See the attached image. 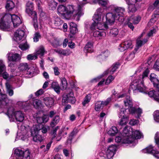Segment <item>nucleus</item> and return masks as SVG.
<instances>
[{
    "instance_id": "bf43d9fd",
    "label": "nucleus",
    "mask_w": 159,
    "mask_h": 159,
    "mask_svg": "<svg viewBox=\"0 0 159 159\" xmlns=\"http://www.w3.org/2000/svg\"><path fill=\"white\" fill-rule=\"evenodd\" d=\"M143 41L141 40H137L136 42V48H135V49L137 50L139 47H141L143 45Z\"/></svg>"
},
{
    "instance_id": "f03ea898",
    "label": "nucleus",
    "mask_w": 159,
    "mask_h": 159,
    "mask_svg": "<svg viewBox=\"0 0 159 159\" xmlns=\"http://www.w3.org/2000/svg\"><path fill=\"white\" fill-rule=\"evenodd\" d=\"M7 109L6 114L7 115L10 121H13L15 119L18 122H21L23 121L25 118V114L21 111H16L13 107V102L11 106L6 107L2 111Z\"/></svg>"
},
{
    "instance_id": "c9c22d12",
    "label": "nucleus",
    "mask_w": 159,
    "mask_h": 159,
    "mask_svg": "<svg viewBox=\"0 0 159 159\" xmlns=\"http://www.w3.org/2000/svg\"><path fill=\"white\" fill-rule=\"evenodd\" d=\"M35 126H39V131L41 130H42V132L43 133H46L47 131L49 129V127L48 126L44 125L43 126L41 125H37Z\"/></svg>"
},
{
    "instance_id": "0eeeda50",
    "label": "nucleus",
    "mask_w": 159,
    "mask_h": 159,
    "mask_svg": "<svg viewBox=\"0 0 159 159\" xmlns=\"http://www.w3.org/2000/svg\"><path fill=\"white\" fill-rule=\"evenodd\" d=\"M115 11V12L113 13H108L106 15V23L108 25H111L114 23L115 19L116 18H119L122 16V13L120 12Z\"/></svg>"
},
{
    "instance_id": "6ab92c4d",
    "label": "nucleus",
    "mask_w": 159,
    "mask_h": 159,
    "mask_svg": "<svg viewBox=\"0 0 159 159\" xmlns=\"http://www.w3.org/2000/svg\"><path fill=\"white\" fill-rule=\"evenodd\" d=\"M132 131L133 129L132 128H129V129H128L126 127H125L123 130V135L124 137L123 143H125V141L127 138H128L129 140V138L131 135Z\"/></svg>"
},
{
    "instance_id": "8fccbe9b",
    "label": "nucleus",
    "mask_w": 159,
    "mask_h": 159,
    "mask_svg": "<svg viewBox=\"0 0 159 159\" xmlns=\"http://www.w3.org/2000/svg\"><path fill=\"white\" fill-rule=\"evenodd\" d=\"M26 10H32L34 7L33 3L32 2L28 1L26 3Z\"/></svg>"
},
{
    "instance_id": "1a4fd4ad",
    "label": "nucleus",
    "mask_w": 159,
    "mask_h": 159,
    "mask_svg": "<svg viewBox=\"0 0 159 159\" xmlns=\"http://www.w3.org/2000/svg\"><path fill=\"white\" fill-rule=\"evenodd\" d=\"M126 109L122 108L119 113L118 116L120 119L118 123L121 125H126L128 122L129 118L126 114Z\"/></svg>"
},
{
    "instance_id": "052dcab7",
    "label": "nucleus",
    "mask_w": 159,
    "mask_h": 159,
    "mask_svg": "<svg viewBox=\"0 0 159 159\" xmlns=\"http://www.w3.org/2000/svg\"><path fill=\"white\" fill-rule=\"evenodd\" d=\"M114 79V77L112 75L109 76L107 79H106L105 84H108L111 82Z\"/></svg>"
},
{
    "instance_id": "9d476101",
    "label": "nucleus",
    "mask_w": 159,
    "mask_h": 159,
    "mask_svg": "<svg viewBox=\"0 0 159 159\" xmlns=\"http://www.w3.org/2000/svg\"><path fill=\"white\" fill-rule=\"evenodd\" d=\"M143 137L142 134L138 130H133L132 131L131 135L129 140L128 138H127L125 141V143H130L133 142L134 139H140Z\"/></svg>"
},
{
    "instance_id": "393cba45",
    "label": "nucleus",
    "mask_w": 159,
    "mask_h": 159,
    "mask_svg": "<svg viewBox=\"0 0 159 159\" xmlns=\"http://www.w3.org/2000/svg\"><path fill=\"white\" fill-rule=\"evenodd\" d=\"M84 51L85 52H92L93 51V43L88 42L85 45Z\"/></svg>"
},
{
    "instance_id": "e2e57ef3",
    "label": "nucleus",
    "mask_w": 159,
    "mask_h": 159,
    "mask_svg": "<svg viewBox=\"0 0 159 159\" xmlns=\"http://www.w3.org/2000/svg\"><path fill=\"white\" fill-rule=\"evenodd\" d=\"M41 36L38 32L35 33L34 34V42H37L39 41V39L40 38Z\"/></svg>"
},
{
    "instance_id": "774afa93",
    "label": "nucleus",
    "mask_w": 159,
    "mask_h": 159,
    "mask_svg": "<svg viewBox=\"0 0 159 159\" xmlns=\"http://www.w3.org/2000/svg\"><path fill=\"white\" fill-rule=\"evenodd\" d=\"M155 140L156 143L158 144L159 143V132H157L155 134Z\"/></svg>"
},
{
    "instance_id": "7ed1b4c3",
    "label": "nucleus",
    "mask_w": 159,
    "mask_h": 159,
    "mask_svg": "<svg viewBox=\"0 0 159 159\" xmlns=\"http://www.w3.org/2000/svg\"><path fill=\"white\" fill-rule=\"evenodd\" d=\"M11 16L10 14H0V29L5 31L8 30L11 22Z\"/></svg>"
},
{
    "instance_id": "09e8293b",
    "label": "nucleus",
    "mask_w": 159,
    "mask_h": 159,
    "mask_svg": "<svg viewBox=\"0 0 159 159\" xmlns=\"http://www.w3.org/2000/svg\"><path fill=\"white\" fill-rule=\"evenodd\" d=\"M19 47L23 50H25L28 49L29 48V45L27 44V43H21L19 45Z\"/></svg>"
},
{
    "instance_id": "a19ab883",
    "label": "nucleus",
    "mask_w": 159,
    "mask_h": 159,
    "mask_svg": "<svg viewBox=\"0 0 159 159\" xmlns=\"http://www.w3.org/2000/svg\"><path fill=\"white\" fill-rule=\"evenodd\" d=\"M91 98V95H88L86 96L84 98V101L82 103L84 106H85L86 104H87L90 102Z\"/></svg>"
},
{
    "instance_id": "c85d7f7f",
    "label": "nucleus",
    "mask_w": 159,
    "mask_h": 159,
    "mask_svg": "<svg viewBox=\"0 0 159 159\" xmlns=\"http://www.w3.org/2000/svg\"><path fill=\"white\" fill-rule=\"evenodd\" d=\"M21 129H25L23 130V131H22V132L21 133V134H22V135H21V134L20 133H18L17 134V135L19 136V138L20 139L24 140L26 138V133L27 132V131L26 129H25V126H22L21 127Z\"/></svg>"
},
{
    "instance_id": "603ef678",
    "label": "nucleus",
    "mask_w": 159,
    "mask_h": 159,
    "mask_svg": "<svg viewBox=\"0 0 159 159\" xmlns=\"http://www.w3.org/2000/svg\"><path fill=\"white\" fill-rule=\"evenodd\" d=\"M115 153L107 150L106 151V154L108 159H110L114 156Z\"/></svg>"
},
{
    "instance_id": "a18cd8bd",
    "label": "nucleus",
    "mask_w": 159,
    "mask_h": 159,
    "mask_svg": "<svg viewBox=\"0 0 159 159\" xmlns=\"http://www.w3.org/2000/svg\"><path fill=\"white\" fill-rule=\"evenodd\" d=\"M44 53V48L41 46L40 47L39 49L37 50L36 52V55L37 56L38 55H40L41 56H43Z\"/></svg>"
},
{
    "instance_id": "aec40b11",
    "label": "nucleus",
    "mask_w": 159,
    "mask_h": 159,
    "mask_svg": "<svg viewBox=\"0 0 159 159\" xmlns=\"http://www.w3.org/2000/svg\"><path fill=\"white\" fill-rule=\"evenodd\" d=\"M25 34L23 30L18 29L17 30L14 34L15 39L18 41L20 40L23 38Z\"/></svg>"
},
{
    "instance_id": "f257e3e1",
    "label": "nucleus",
    "mask_w": 159,
    "mask_h": 159,
    "mask_svg": "<svg viewBox=\"0 0 159 159\" xmlns=\"http://www.w3.org/2000/svg\"><path fill=\"white\" fill-rule=\"evenodd\" d=\"M116 94V93H113L112 97L114 96L116 99L125 97V99L124 101V103L125 106L128 107L129 113L132 115L136 114L137 116L136 117L139 118L141 114L142 113V110L140 108L136 109L132 107V102L129 96L126 95L125 94L117 95Z\"/></svg>"
},
{
    "instance_id": "5fc2aeb1",
    "label": "nucleus",
    "mask_w": 159,
    "mask_h": 159,
    "mask_svg": "<svg viewBox=\"0 0 159 159\" xmlns=\"http://www.w3.org/2000/svg\"><path fill=\"white\" fill-rule=\"evenodd\" d=\"M154 118L156 122H159V111H157L154 112Z\"/></svg>"
},
{
    "instance_id": "de8ad7c7",
    "label": "nucleus",
    "mask_w": 159,
    "mask_h": 159,
    "mask_svg": "<svg viewBox=\"0 0 159 159\" xmlns=\"http://www.w3.org/2000/svg\"><path fill=\"white\" fill-rule=\"evenodd\" d=\"M102 103L100 102H97L95 104V109L96 111L100 110L103 107Z\"/></svg>"
},
{
    "instance_id": "f3484780",
    "label": "nucleus",
    "mask_w": 159,
    "mask_h": 159,
    "mask_svg": "<svg viewBox=\"0 0 159 159\" xmlns=\"http://www.w3.org/2000/svg\"><path fill=\"white\" fill-rule=\"evenodd\" d=\"M43 100L44 103L48 108H51L54 106V100L53 98L46 97L43 98Z\"/></svg>"
},
{
    "instance_id": "f704fd0d",
    "label": "nucleus",
    "mask_w": 159,
    "mask_h": 159,
    "mask_svg": "<svg viewBox=\"0 0 159 159\" xmlns=\"http://www.w3.org/2000/svg\"><path fill=\"white\" fill-rule=\"evenodd\" d=\"M104 32H100L99 31L95 30L93 31V35L95 37H98L105 35Z\"/></svg>"
},
{
    "instance_id": "412c9836",
    "label": "nucleus",
    "mask_w": 159,
    "mask_h": 159,
    "mask_svg": "<svg viewBox=\"0 0 159 159\" xmlns=\"http://www.w3.org/2000/svg\"><path fill=\"white\" fill-rule=\"evenodd\" d=\"M110 55V52L108 50H106L101 53V54L98 56L97 58L98 60L99 61L105 60Z\"/></svg>"
},
{
    "instance_id": "13d9d810",
    "label": "nucleus",
    "mask_w": 159,
    "mask_h": 159,
    "mask_svg": "<svg viewBox=\"0 0 159 159\" xmlns=\"http://www.w3.org/2000/svg\"><path fill=\"white\" fill-rule=\"evenodd\" d=\"M159 6V0H156L151 9H157L158 8Z\"/></svg>"
},
{
    "instance_id": "423d86ee",
    "label": "nucleus",
    "mask_w": 159,
    "mask_h": 159,
    "mask_svg": "<svg viewBox=\"0 0 159 159\" xmlns=\"http://www.w3.org/2000/svg\"><path fill=\"white\" fill-rule=\"evenodd\" d=\"M16 159H30V153L28 150L24 151L21 148H17L14 150Z\"/></svg>"
},
{
    "instance_id": "20e7f679",
    "label": "nucleus",
    "mask_w": 159,
    "mask_h": 159,
    "mask_svg": "<svg viewBox=\"0 0 159 159\" xmlns=\"http://www.w3.org/2000/svg\"><path fill=\"white\" fill-rule=\"evenodd\" d=\"M57 13L63 18L68 19L74 14L73 16L76 20H79L80 17L84 14L82 11H57Z\"/></svg>"
},
{
    "instance_id": "864d4df0",
    "label": "nucleus",
    "mask_w": 159,
    "mask_h": 159,
    "mask_svg": "<svg viewBox=\"0 0 159 159\" xmlns=\"http://www.w3.org/2000/svg\"><path fill=\"white\" fill-rule=\"evenodd\" d=\"M132 22L131 21H130V19L129 18H128L127 20L126 21V24L128 27L131 29L132 30H133L134 28V26L133 25Z\"/></svg>"
},
{
    "instance_id": "9b49d317",
    "label": "nucleus",
    "mask_w": 159,
    "mask_h": 159,
    "mask_svg": "<svg viewBox=\"0 0 159 159\" xmlns=\"http://www.w3.org/2000/svg\"><path fill=\"white\" fill-rule=\"evenodd\" d=\"M132 47L131 41L128 40L125 41L123 43L120 44L118 49L120 52H123L128 48H132Z\"/></svg>"
},
{
    "instance_id": "2eb2a0df",
    "label": "nucleus",
    "mask_w": 159,
    "mask_h": 159,
    "mask_svg": "<svg viewBox=\"0 0 159 159\" xmlns=\"http://www.w3.org/2000/svg\"><path fill=\"white\" fill-rule=\"evenodd\" d=\"M104 16V15L100 11H98L94 15L93 20L95 23H98L101 21Z\"/></svg>"
},
{
    "instance_id": "69168bd1",
    "label": "nucleus",
    "mask_w": 159,
    "mask_h": 159,
    "mask_svg": "<svg viewBox=\"0 0 159 159\" xmlns=\"http://www.w3.org/2000/svg\"><path fill=\"white\" fill-rule=\"evenodd\" d=\"M70 94H69V93L66 95H64L62 100V102H64L65 103L68 102V98L69 97H70Z\"/></svg>"
},
{
    "instance_id": "ea45409f",
    "label": "nucleus",
    "mask_w": 159,
    "mask_h": 159,
    "mask_svg": "<svg viewBox=\"0 0 159 159\" xmlns=\"http://www.w3.org/2000/svg\"><path fill=\"white\" fill-rule=\"evenodd\" d=\"M18 68L21 71H25L28 69V65L27 63H21L19 66Z\"/></svg>"
},
{
    "instance_id": "2f4dec72",
    "label": "nucleus",
    "mask_w": 159,
    "mask_h": 159,
    "mask_svg": "<svg viewBox=\"0 0 159 159\" xmlns=\"http://www.w3.org/2000/svg\"><path fill=\"white\" fill-rule=\"evenodd\" d=\"M118 131L116 127L113 126L108 131L107 134L110 135L114 136L118 132Z\"/></svg>"
},
{
    "instance_id": "49530a36",
    "label": "nucleus",
    "mask_w": 159,
    "mask_h": 159,
    "mask_svg": "<svg viewBox=\"0 0 159 159\" xmlns=\"http://www.w3.org/2000/svg\"><path fill=\"white\" fill-rule=\"evenodd\" d=\"M69 94H70V96L69 97L68 102H70L72 104H74L75 102V97H73V93L70 92Z\"/></svg>"
},
{
    "instance_id": "5701e85b",
    "label": "nucleus",
    "mask_w": 159,
    "mask_h": 159,
    "mask_svg": "<svg viewBox=\"0 0 159 159\" xmlns=\"http://www.w3.org/2000/svg\"><path fill=\"white\" fill-rule=\"evenodd\" d=\"M54 51L57 53L64 56L69 55L72 52L69 50H64L62 49H55Z\"/></svg>"
},
{
    "instance_id": "f8f14e48",
    "label": "nucleus",
    "mask_w": 159,
    "mask_h": 159,
    "mask_svg": "<svg viewBox=\"0 0 159 159\" xmlns=\"http://www.w3.org/2000/svg\"><path fill=\"white\" fill-rule=\"evenodd\" d=\"M144 153H150L153 155L155 157L159 158V152L154 150L151 146H149L143 150Z\"/></svg>"
},
{
    "instance_id": "0e129e2a",
    "label": "nucleus",
    "mask_w": 159,
    "mask_h": 159,
    "mask_svg": "<svg viewBox=\"0 0 159 159\" xmlns=\"http://www.w3.org/2000/svg\"><path fill=\"white\" fill-rule=\"evenodd\" d=\"M27 58L29 60H34L36 59L37 58V55L33 54H29L27 56Z\"/></svg>"
},
{
    "instance_id": "b1692460",
    "label": "nucleus",
    "mask_w": 159,
    "mask_h": 159,
    "mask_svg": "<svg viewBox=\"0 0 159 159\" xmlns=\"http://www.w3.org/2000/svg\"><path fill=\"white\" fill-rule=\"evenodd\" d=\"M107 23H101L98 22L97 23L96 27L97 29L99 30H106L108 28V25Z\"/></svg>"
},
{
    "instance_id": "58836bf2",
    "label": "nucleus",
    "mask_w": 159,
    "mask_h": 159,
    "mask_svg": "<svg viewBox=\"0 0 159 159\" xmlns=\"http://www.w3.org/2000/svg\"><path fill=\"white\" fill-rule=\"evenodd\" d=\"M61 82V86L62 89H66L67 87V81L64 77H62L60 78Z\"/></svg>"
},
{
    "instance_id": "473e14b6",
    "label": "nucleus",
    "mask_w": 159,
    "mask_h": 159,
    "mask_svg": "<svg viewBox=\"0 0 159 159\" xmlns=\"http://www.w3.org/2000/svg\"><path fill=\"white\" fill-rule=\"evenodd\" d=\"M63 23L62 21L58 17L56 18L53 22V24L55 28L60 26Z\"/></svg>"
},
{
    "instance_id": "79ce46f5",
    "label": "nucleus",
    "mask_w": 159,
    "mask_h": 159,
    "mask_svg": "<svg viewBox=\"0 0 159 159\" xmlns=\"http://www.w3.org/2000/svg\"><path fill=\"white\" fill-rule=\"evenodd\" d=\"M132 2H130V1H129L128 2L127 1V2L128 5V8L129 10H135V6L134 2L133 1V0L131 1Z\"/></svg>"
},
{
    "instance_id": "4d7b16f0",
    "label": "nucleus",
    "mask_w": 159,
    "mask_h": 159,
    "mask_svg": "<svg viewBox=\"0 0 159 159\" xmlns=\"http://www.w3.org/2000/svg\"><path fill=\"white\" fill-rule=\"evenodd\" d=\"M107 150L115 153L116 150V147L115 145H112L110 146Z\"/></svg>"
},
{
    "instance_id": "a878e982",
    "label": "nucleus",
    "mask_w": 159,
    "mask_h": 159,
    "mask_svg": "<svg viewBox=\"0 0 159 159\" xmlns=\"http://www.w3.org/2000/svg\"><path fill=\"white\" fill-rule=\"evenodd\" d=\"M51 87L57 93H59L60 91V87L58 83L54 82L52 83Z\"/></svg>"
},
{
    "instance_id": "c756f323",
    "label": "nucleus",
    "mask_w": 159,
    "mask_h": 159,
    "mask_svg": "<svg viewBox=\"0 0 159 159\" xmlns=\"http://www.w3.org/2000/svg\"><path fill=\"white\" fill-rule=\"evenodd\" d=\"M6 86L7 89V93L10 96H12L13 95L14 92L12 89V87L10 84L8 82L6 83Z\"/></svg>"
},
{
    "instance_id": "a211bd4d",
    "label": "nucleus",
    "mask_w": 159,
    "mask_h": 159,
    "mask_svg": "<svg viewBox=\"0 0 159 159\" xmlns=\"http://www.w3.org/2000/svg\"><path fill=\"white\" fill-rule=\"evenodd\" d=\"M6 70V67L3 61L0 60V75H2V73ZM2 76L4 79H7L9 76L8 74L6 72H4L2 75Z\"/></svg>"
},
{
    "instance_id": "37998d69",
    "label": "nucleus",
    "mask_w": 159,
    "mask_h": 159,
    "mask_svg": "<svg viewBox=\"0 0 159 159\" xmlns=\"http://www.w3.org/2000/svg\"><path fill=\"white\" fill-rule=\"evenodd\" d=\"M26 12L32 18L37 19V14L35 11H26Z\"/></svg>"
},
{
    "instance_id": "cd10ccee",
    "label": "nucleus",
    "mask_w": 159,
    "mask_h": 159,
    "mask_svg": "<svg viewBox=\"0 0 159 159\" xmlns=\"http://www.w3.org/2000/svg\"><path fill=\"white\" fill-rule=\"evenodd\" d=\"M15 7L14 3L12 1H7L5 7L7 10H12Z\"/></svg>"
},
{
    "instance_id": "c03bdc74",
    "label": "nucleus",
    "mask_w": 159,
    "mask_h": 159,
    "mask_svg": "<svg viewBox=\"0 0 159 159\" xmlns=\"http://www.w3.org/2000/svg\"><path fill=\"white\" fill-rule=\"evenodd\" d=\"M119 32L118 29L116 28H113L110 30V34L113 37L116 36Z\"/></svg>"
},
{
    "instance_id": "338daca9",
    "label": "nucleus",
    "mask_w": 159,
    "mask_h": 159,
    "mask_svg": "<svg viewBox=\"0 0 159 159\" xmlns=\"http://www.w3.org/2000/svg\"><path fill=\"white\" fill-rule=\"evenodd\" d=\"M111 98H108L106 101H102L101 102L102 106L107 105L111 101Z\"/></svg>"
},
{
    "instance_id": "6e6552de",
    "label": "nucleus",
    "mask_w": 159,
    "mask_h": 159,
    "mask_svg": "<svg viewBox=\"0 0 159 159\" xmlns=\"http://www.w3.org/2000/svg\"><path fill=\"white\" fill-rule=\"evenodd\" d=\"M39 126H34L31 129V133L32 136L33 137V141L35 142H41L43 140V138L40 135L38 134L39 131Z\"/></svg>"
},
{
    "instance_id": "680f3d73",
    "label": "nucleus",
    "mask_w": 159,
    "mask_h": 159,
    "mask_svg": "<svg viewBox=\"0 0 159 159\" xmlns=\"http://www.w3.org/2000/svg\"><path fill=\"white\" fill-rule=\"evenodd\" d=\"M108 9H111V10H124L125 9L119 7H117L114 5H111L110 6Z\"/></svg>"
},
{
    "instance_id": "7c9ffc66",
    "label": "nucleus",
    "mask_w": 159,
    "mask_h": 159,
    "mask_svg": "<svg viewBox=\"0 0 159 159\" xmlns=\"http://www.w3.org/2000/svg\"><path fill=\"white\" fill-rule=\"evenodd\" d=\"M60 119L59 116H56L53 119L52 121L50 123L51 126L53 127L55 126L59 121Z\"/></svg>"
},
{
    "instance_id": "ddd939ff",
    "label": "nucleus",
    "mask_w": 159,
    "mask_h": 159,
    "mask_svg": "<svg viewBox=\"0 0 159 159\" xmlns=\"http://www.w3.org/2000/svg\"><path fill=\"white\" fill-rule=\"evenodd\" d=\"M118 63H116L113 65L109 69L105 71L103 74L101 76H98L97 79H99L102 77L104 75H107L108 73L112 74L118 68V66L119 65Z\"/></svg>"
},
{
    "instance_id": "4be33fe9",
    "label": "nucleus",
    "mask_w": 159,
    "mask_h": 159,
    "mask_svg": "<svg viewBox=\"0 0 159 159\" xmlns=\"http://www.w3.org/2000/svg\"><path fill=\"white\" fill-rule=\"evenodd\" d=\"M149 96L155 101L159 102V92L154 90L150 91L148 93Z\"/></svg>"
},
{
    "instance_id": "dca6fc26",
    "label": "nucleus",
    "mask_w": 159,
    "mask_h": 159,
    "mask_svg": "<svg viewBox=\"0 0 159 159\" xmlns=\"http://www.w3.org/2000/svg\"><path fill=\"white\" fill-rule=\"evenodd\" d=\"M11 22L13 24L14 27L16 28L21 23V20L20 17L15 14L11 15Z\"/></svg>"
},
{
    "instance_id": "72a5a7b5",
    "label": "nucleus",
    "mask_w": 159,
    "mask_h": 159,
    "mask_svg": "<svg viewBox=\"0 0 159 159\" xmlns=\"http://www.w3.org/2000/svg\"><path fill=\"white\" fill-rule=\"evenodd\" d=\"M130 19V21H131L134 24H136L139 23L141 20V17L139 16H137L135 17L132 16L129 18Z\"/></svg>"
},
{
    "instance_id": "e433bc0d",
    "label": "nucleus",
    "mask_w": 159,
    "mask_h": 159,
    "mask_svg": "<svg viewBox=\"0 0 159 159\" xmlns=\"http://www.w3.org/2000/svg\"><path fill=\"white\" fill-rule=\"evenodd\" d=\"M33 103L34 106L36 109H38L42 106V102L39 99H35L33 101Z\"/></svg>"
},
{
    "instance_id": "6e6d98bb",
    "label": "nucleus",
    "mask_w": 159,
    "mask_h": 159,
    "mask_svg": "<svg viewBox=\"0 0 159 159\" xmlns=\"http://www.w3.org/2000/svg\"><path fill=\"white\" fill-rule=\"evenodd\" d=\"M134 53H130L127 55L125 58V60L127 61H130L134 58Z\"/></svg>"
},
{
    "instance_id": "4468645a",
    "label": "nucleus",
    "mask_w": 159,
    "mask_h": 159,
    "mask_svg": "<svg viewBox=\"0 0 159 159\" xmlns=\"http://www.w3.org/2000/svg\"><path fill=\"white\" fill-rule=\"evenodd\" d=\"M7 56L9 61L16 62L19 61L20 59V55L18 53L10 52L7 54Z\"/></svg>"
},
{
    "instance_id": "39448f33",
    "label": "nucleus",
    "mask_w": 159,
    "mask_h": 159,
    "mask_svg": "<svg viewBox=\"0 0 159 159\" xmlns=\"http://www.w3.org/2000/svg\"><path fill=\"white\" fill-rule=\"evenodd\" d=\"M130 88L133 89L134 93L143 92L146 89L144 85L143 81L141 80H139V81L136 80H134Z\"/></svg>"
},
{
    "instance_id": "3c124183",
    "label": "nucleus",
    "mask_w": 159,
    "mask_h": 159,
    "mask_svg": "<svg viewBox=\"0 0 159 159\" xmlns=\"http://www.w3.org/2000/svg\"><path fill=\"white\" fill-rule=\"evenodd\" d=\"M75 135V132L73 131L71 132L67 140V143L68 144H71V140L72 139L74 135Z\"/></svg>"
},
{
    "instance_id": "bb28decb",
    "label": "nucleus",
    "mask_w": 159,
    "mask_h": 159,
    "mask_svg": "<svg viewBox=\"0 0 159 159\" xmlns=\"http://www.w3.org/2000/svg\"><path fill=\"white\" fill-rule=\"evenodd\" d=\"M150 80L152 83L154 87L159 81L157 76L154 73L151 74L150 76Z\"/></svg>"
},
{
    "instance_id": "4c0bfd02",
    "label": "nucleus",
    "mask_w": 159,
    "mask_h": 159,
    "mask_svg": "<svg viewBox=\"0 0 159 159\" xmlns=\"http://www.w3.org/2000/svg\"><path fill=\"white\" fill-rule=\"evenodd\" d=\"M93 2L94 3H98L103 7H106L108 3V1L104 0H93Z\"/></svg>"
}]
</instances>
